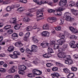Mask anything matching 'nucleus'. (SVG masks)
I'll return each instance as SVG.
<instances>
[{
	"label": "nucleus",
	"instance_id": "obj_61",
	"mask_svg": "<svg viewBox=\"0 0 78 78\" xmlns=\"http://www.w3.org/2000/svg\"><path fill=\"white\" fill-rule=\"evenodd\" d=\"M20 6V4H16L15 5V8H19Z\"/></svg>",
	"mask_w": 78,
	"mask_h": 78
},
{
	"label": "nucleus",
	"instance_id": "obj_37",
	"mask_svg": "<svg viewBox=\"0 0 78 78\" xmlns=\"http://www.w3.org/2000/svg\"><path fill=\"white\" fill-rule=\"evenodd\" d=\"M12 19L13 20V21L12 22V23H16V21L17 20V18H12Z\"/></svg>",
	"mask_w": 78,
	"mask_h": 78
},
{
	"label": "nucleus",
	"instance_id": "obj_4",
	"mask_svg": "<svg viewBox=\"0 0 78 78\" xmlns=\"http://www.w3.org/2000/svg\"><path fill=\"white\" fill-rule=\"evenodd\" d=\"M59 5L60 6H65V7H68V4L67 3V0H61L59 3Z\"/></svg>",
	"mask_w": 78,
	"mask_h": 78
},
{
	"label": "nucleus",
	"instance_id": "obj_44",
	"mask_svg": "<svg viewBox=\"0 0 78 78\" xmlns=\"http://www.w3.org/2000/svg\"><path fill=\"white\" fill-rule=\"evenodd\" d=\"M55 29L56 30H57V31H59V30H61V27L60 26H58L55 28Z\"/></svg>",
	"mask_w": 78,
	"mask_h": 78
},
{
	"label": "nucleus",
	"instance_id": "obj_47",
	"mask_svg": "<svg viewBox=\"0 0 78 78\" xmlns=\"http://www.w3.org/2000/svg\"><path fill=\"white\" fill-rule=\"evenodd\" d=\"M46 65L47 67H50L51 66H53V64L51 63H48L46 64Z\"/></svg>",
	"mask_w": 78,
	"mask_h": 78
},
{
	"label": "nucleus",
	"instance_id": "obj_12",
	"mask_svg": "<svg viewBox=\"0 0 78 78\" xmlns=\"http://www.w3.org/2000/svg\"><path fill=\"white\" fill-rule=\"evenodd\" d=\"M47 20L48 22L51 23L52 22H51V21L55 22L56 20V18L55 17H50L48 18Z\"/></svg>",
	"mask_w": 78,
	"mask_h": 78
},
{
	"label": "nucleus",
	"instance_id": "obj_56",
	"mask_svg": "<svg viewBox=\"0 0 78 78\" xmlns=\"http://www.w3.org/2000/svg\"><path fill=\"white\" fill-rule=\"evenodd\" d=\"M14 78H20V76L19 75H15Z\"/></svg>",
	"mask_w": 78,
	"mask_h": 78
},
{
	"label": "nucleus",
	"instance_id": "obj_52",
	"mask_svg": "<svg viewBox=\"0 0 78 78\" xmlns=\"http://www.w3.org/2000/svg\"><path fill=\"white\" fill-rule=\"evenodd\" d=\"M7 11H10L11 10V7L8 6L6 8Z\"/></svg>",
	"mask_w": 78,
	"mask_h": 78
},
{
	"label": "nucleus",
	"instance_id": "obj_40",
	"mask_svg": "<svg viewBox=\"0 0 78 78\" xmlns=\"http://www.w3.org/2000/svg\"><path fill=\"white\" fill-rule=\"evenodd\" d=\"M75 5V2H73L72 1L71 2V3L69 4V6H73Z\"/></svg>",
	"mask_w": 78,
	"mask_h": 78
},
{
	"label": "nucleus",
	"instance_id": "obj_5",
	"mask_svg": "<svg viewBox=\"0 0 78 78\" xmlns=\"http://www.w3.org/2000/svg\"><path fill=\"white\" fill-rule=\"evenodd\" d=\"M32 73H33V75H40L42 74V72L41 71L37 69H34L33 70Z\"/></svg>",
	"mask_w": 78,
	"mask_h": 78
},
{
	"label": "nucleus",
	"instance_id": "obj_46",
	"mask_svg": "<svg viewBox=\"0 0 78 78\" xmlns=\"http://www.w3.org/2000/svg\"><path fill=\"white\" fill-rule=\"evenodd\" d=\"M30 35V32H27L26 34H25V36L27 37H28Z\"/></svg>",
	"mask_w": 78,
	"mask_h": 78
},
{
	"label": "nucleus",
	"instance_id": "obj_24",
	"mask_svg": "<svg viewBox=\"0 0 78 78\" xmlns=\"http://www.w3.org/2000/svg\"><path fill=\"white\" fill-rule=\"evenodd\" d=\"M55 64L58 67H64V65L62 63L56 62Z\"/></svg>",
	"mask_w": 78,
	"mask_h": 78
},
{
	"label": "nucleus",
	"instance_id": "obj_19",
	"mask_svg": "<svg viewBox=\"0 0 78 78\" xmlns=\"http://www.w3.org/2000/svg\"><path fill=\"white\" fill-rule=\"evenodd\" d=\"M73 63V60L72 59L66 60L65 63L67 64H71Z\"/></svg>",
	"mask_w": 78,
	"mask_h": 78
},
{
	"label": "nucleus",
	"instance_id": "obj_1",
	"mask_svg": "<svg viewBox=\"0 0 78 78\" xmlns=\"http://www.w3.org/2000/svg\"><path fill=\"white\" fill-rule=\"evenodd\" d=\"M19 69L20 70L18 72L21 75H25V72L23 71V70H25L27 69V67L24 65H20L19 67Z\"/></svg>",
	"mask_w": 78,
	"mask_h": 78
},
{
	"label": "nucleus",
	"instance_id": "obj_30",
	"mask_svg": "<svg viewBox=\"0 0 78 78\" xmlns=\"http://www.w3.org/2000/svg\"><path fill=\"white\" fill-rule=\"evenodd\" d=\"M11 28V25H7L5 26L3 28L4 30H8Z\"/></svg>",
	"mask_w": 78,
	"mask_h": 78
},
{
	"label": "nucleus",
	"instance_id": "obj_22",
	"mask_svg": "<svg viewBox=\"0 0 78 78\" xmlns=\"http://www.w3.org/2000/svg\"><path fill=\"white\" fill-rule=\"evenodd\" d=\"M44 30H48L49 28V25L48 24H44L43 27Z\"/></svg>",
	"mask_w": 78,
	"mask_h": 78
},
{
	"label": "nucleus",
	"instance_id": "obj_38",
	"mask_svg": "<svg viewBox=\"0 0 78 78\" xmlns=\"http://www.w3.org/2000/svg\"><path fill=\"white\" fill-rule=\"evenodd\" d=\"M3 4L4 5H7V4H9L11 3V1L10 0L5 1V2L4 1Z\"/></svg>",
	"mask_w": 78,
	"mask_h": 78
},
{
	"label": "nucleus",
	"instance_id": "obj_36",
	"mask_svg": "<svg viewBox=\"0 0 78 78\" xmlns=\"http://www.w3.org/2000/svg\"><path fill=\"white\" fill-rule=\"evenodd\" d=\"M6 70L5 69H4L2 68H0V72L2 73H4V72H6Z\"/></svg>",
	"mask_w": 78,
	"mask_h": 78
},
{
	"label": "nucleus",
	"instance_id": "obj_58",
	"mask_svg": "<svg viewBox=\"0 0 78 78\" xmlns=\"http://www.w3.org/2000/svg\"><path fill=\"white\" fill-rule=\"evenodd\" d=\"M3 40V37L1 36L0 37V42H2Z\"/></svg>",
	"mask_w": 78,
	"mask_h": 78
},
{
	"label": "nucleus",
	"instance_id": "obj_7",
	"mask_svg": "<svg viewBox=\"0 0 78 78\" xmlns=\"http://www.w3.org/2000/svg\"><path fill=\"white\" fill-rule=\"evenodd\" d=\"M44 10L43 9H39L37 12V17H42L43 16V12Z\"/></svg>",
	"mask_w": 78,
	"mask_h": 78
},
{
	"label": "nucleus",
	"instance_id": "obj_54",
	"mask_svg": "<svg viewBox=\"0 0 78 78\" xmlns=\"http://www.w3.org/2000/svg\"><path fill=\"white\" fill-rule=\"evenodd\" d=\"M27 31H31V26H29L27 27Z\"/></svg>",
	"mask_w": 78,
	"mask_h": 78
},
{
	"label": "nucleus",
	"instance_id": "obj_55",
	"mask_svg": "<svg viewBox=\"0 0 78 78\" xmlns=\"http://www.w3.org/2000/svg\"><path fill=\"white\" fill-rule=\"evenodd\" d=\"M20 50L21 53H23L25 51V49H23V48H20Z\"/></svg>",
	"mask_w": 78,
	"mask_h": 78
},
{
	"label": "nucleus",
	"instance_id": "obj_42",
	"mask_svg": "<svg viewBox=\"0 0 78 78\" xmlns=\"http://www.w3.org/2000/svg\"><path fill=\"white\" fill-rule=\"evenodd\" d=\"M12 36V37H18V35H17V34L16 33L13 34Z\"/></svg>",
	"mask_w": 78,
	"mask_h": 78
},
{
	"label": "nucleus",
	"instance_id": "obj_13",
	"mask_svg": "<svg viewBox=\"0 0 78 78\" xmlns=\"http://www.w3.org/2000/svg\"><path fill=\"white\" fill-rule=\"evenodd\" d=\"M41 46L45 48L47 46H48L49 45H50V43H48L47 41H44L41 44Z\"/></svg>",
	"mask_w": 78,
	"mask_h": 78
},
{
	"label": "nucleus",
	"instance_id": "obj_51",
	"mask_svg": "<svg viewBox=\"0 0 78 78\" xmlns=\"http://www.w3.org/2000/svg\"><path fill=\"white\" fill-rule=\"evenodd\" d=\"M37 21H39V20H41V19H44V18L42 17L41 16H39V17H37Z\"/></svg>",
	"mask_w": 78,
	"mask_h": 78
},
{
	"label": "nucleus",
	"instance_id": "obj_18",
	"mask_svg": "<svg viewBox=\"0 0 78 78\" xmlns=\"http://www.w3.org/2000/svg\"><path fill=\"white\" fill-rule=\"evenodd\" d=\"M59 48V45L58 44H55L54 45V50L57 51V50Z\"/></svg>",
	"mask_w": 78,
	"mask_h": 78
},
{
	"label": "nucleus",
	"instance_id": "obj_35",
	"mask_svg": "<svg viewBox=\"0 0 78 78\" xmlns=\"http://www.w3.org/2000/svg\"><path fill=\"white\" fill-rule=\"evenodd\" d=\"M71 70L73 72H76L77 70V68L73 66L71 68Z\"/></svg>",
	"mask_w": 78,
	"mask_h": 78
},
{
	"label": "nucleus",
	"instance_id": "obj_9",
	"mask_svg": "<svg viewBox=\"0 0 78 78\" xmlns=\"http://www.w3.org/2000/svg\"><path fill=\"white\" fill-rule=\"evenodd\" d=\"M17 69V67L16 66H14L12 68L9 69L8 71V72L9 73H14L16 72V69Z\"/></svg>",
	"mask_w": 78,
	"mask_h": 78
},
{
	"label": "nucleus",
	"instance_id": "obj_62",
	"mask_svg": "<svg viewBox=\"0 0 78 78\" xmlns=\"http://www.w3.org/2000/svg\"><path fill=\"white\" fill-rule=\"evenodd\" d=\"M65 58H66L67 59L69 60V59H70V55H67Z\"/></svg>",
	"mask_w": 78,
	"mask_h": 78
},
{
	"label": "nucleus",
	"instance_id": "obj_8",
	"mask_svg": "<svg viewBox=\"0 0 78 78\" xmlns=\"http://www.w3.org/2000/svg\"><path fill=\"white\" fill-rule=\"evenodd\" d=\"M69 29L72 33H78V30L73 27H69Z\"/></svg>",
	"mask_w": 78,
	"mask_h": 78
},
{
	"label": "nucleus",
	"instance_id": "obj_14",
	"mask_svg": "<svg viewBox=\"0 0 78 78\" xmlns=\"http://www.w3.org/2000/svg\"><path fill=\"white\" fill-rule=\"evenodd\" d=\"M57 42L60 45H62L66 42V40L59 39L57 41Z\"/></svg>",
	"mask_w": 78,
	"mask_h": 78
},
{
	"label": "nucleus",
	"instance_id": "obj_27",
	"mask_svg": "<svg viewBox=\"0 0 78 78\" xmlns=\"http://www.w3.org/2000/svg\"><path fill=\"white\" fill-rule=\"evenodd\" d=\"M20 25L17 24L14 27V28L15 30H19L20 29Z\"/></svg>",
	"mask_w": 78,
	"mask_h": 78
},
{
	"label": "nucleus",
	"instance_id": "obj_3",
	"mask_svg": "<svg viewBox=\"0 0 78 78\" xmlns=\"http://www.w3.org/2000/svg\"><path fill=\"white\" fill-rule=\"evenodd\" d=\"M31 49V50L28 48H27L26 49V51H29L30 52V53H32L33 51L36 52V51H37V46L35 45H32Z\"/></svg>",
	"mask_w": 78,
	"mask_h": 78
},
{
	"label": "nucleus",
	"instance_id": "obj_32",
	"mask_svg": "<svg viewBox=\"0 0 78 78\" xmlns=\"http://www.w3.org/2000/svg\"><path fill=\"white\" fill-rule=\"evenodd\" d=\"M51 69L53 72H56V71H58V67H54L52 68Z\"/></svg>",
	"mask_w": 78,
	"mask_h": 78
},
{
	"label": "nucleus",
	"instance_id": "obj_63",
	"mask_svg": "<svg viewBox=\"0 0 78 78\" xmlns=\"http://www.w3.org/2000/svg\"><path fill=\"white\" fill-rule=\"evenodd\" d=\"M33 62L36 65H37V64H38V62H37L35 60L34 61H33Z\"/></svg>",
	"mask_w": 78,
	"mask_h": 78
},
{
	"label": "nucleus",
	"instance_id": "obj_26",
	"mask_svg": "<svg viewBox=\"0 0 78 78\" xmlns=\"http://www.w3.org/2000/svg\"><path fill=\"white\" fill-rule=\"evenodd\" d=\"M74 76V74L73 73H69L68 75L67 76L68 78H72Z\"/></svg>",
	"mask_w": 78,
	"mask_h": 78
},
{
	"label": "nucleus",
	"instance_id": "obj_49",
	"mask_svg": "<svg viewBox=\"0 0 78 78\" xmlns=\"http://www.w3.org/2000/svg\"><path fill=\"white\" fill-rule=\"evenodd\" d=\"M33 54L32 52L30 53H29V55H27V57L28 58H31V55Z\"/></svg>",
	"mask_w": 78,
	"mask_h": 78
},
{
	"label": "nucleus",
	"instance_id": "obj_53",
	"mask_svg": "<svg viewBox=\"0 0 78 78\" xmlns=\"http://www.w3.org/2000/svg\"><path fill=\"white\" fill-rule=\"evenodd\" d=\"M20 2L23 3H27V0H20Z\"/></svg>",
	"mask_w": 78,
	"mask_h": 78
},
{
	"label": "nucleus",
	"instance_id": "obj_17",
	"mask_svg": "<svg viewBox=\"0 0 78 78\" xmlns=\"http://www.w3.org/2000/svg\"><path fill=\"white\" fill-rule=\"evenodd\" d=\"M58 56L59 58H64L66 57L65 53L64 52H62L60 54H58Z\"/></svg>",
	"mask_w": 78,
	"mask_h": 78
},
{
	"label": "nucleus",
	"instance_id": "obj_39",
	"mask_svg": "<svg viewBox=\"0 0 78 78\" xmlns=\"http://www.w3.org/2000/svg\"><path fill=\"white\" fill-rule=\"evenodd\" d=\"M67 44H63V46H62V48H63V50L65 51L66 50V49L67 47Z\"/></svg>",
	"mask_w": 78,
	"mask_h": 78
},
{
	"label": "nucleus",
	"instance_id": "obj_15",
	"mask_svg": "<svg viewBox=\"0 0 78 78\" xmlns=\"http://www.w3.org/2000/svg\"><path fill=\"white\" fill-rule=\"evenodd\" d=\"M75 42L74 41H71L70 43V45L71 48H76V46L75 44Z\"/></svg>",
	"mask_w": 78,
	"mask_h": 78
},
{
	"label": "nucleus",
	"instance_id": "obj_45",
	"mask_svg": "<svg viewBox=\"0 0 78 78\" xmlns=\"http://www.w3.org/2000/svg\"><path fill=\"white\" fill-rule=\"evenodd\" d=\"M12 33H13V30L12 29H9L7 31V33L9 34H12Z\"/></svg>",
	"mask_w": 78,
	"mask_h": 78
},
{
	"label": "nucleus",
	"instance_id": "obj_60",
	"mask_svg": "<svg viewBox=\"0 0 78 78\" xmlns=\"http://www.w3.org/2000/svg\"><path fill=\"white\" fill-rule=\"evenodd\" d=\"M64 20L62 19L60 20V24L61 25L62 24H63L64 23Z\"/></svg>",
	"mask_w": 78,
	"mask_h": 78
},
{
	"label": "nucleus",
	"instance_id": "obj_33",
	"mask_svg": "<svg viewBox=\"0 0 78 78\" xmlns=\"http://www.w3.org/2000/svg\"><path fill=\"white\" fill-rule=\"evenodd\" d=\"M17 11L19 12H22V11H24V9H23V7H21L20 8H19L17 10Z\"/></svg>",
	"mask_w": 78,
	"mask_h": 78
},
{
	"label": "nucleus",
	"instance_id": "obj_6",
	"mask_svg": "<svg viewBox=\"0 0 78 78\" xmlns=\"http://www.w3.org/2000/svg\"><path fill=\"white\" fill-rule=\"evenodd\" d=\"M67 14L69 13H66L64 14V17H66V20L67 21H70V22L72 20H73V18L69 16Z\"/></svg>",
	"mask_w": 78,
	"mask_h": 78
},
{
	"label": "nucleus",
	"instance_id": "obj_21",
	"mask_svg": "<svg viewBox=\"0 0 78 78\" xmlns=\"http://www.w3.org/2000/svg\"><path fill=\"white\" fill-rule=\"evenodd\" d=\"M33 42L35 44H37L39 42V40L36 39V37L35 36H34L33 37Z\"/></svg>",
	"mask_w": 78,
	"mask_h": 78
},
{
	"label": "nucleus",
	"instance_id": "obj_11",
	"mask_svg": "<svg viewBox=\"0 0 78 78\" xmlns=\"http://www.w3.org/2000/svg\"><path fill=\"white\" fill-rule=\"evenodd\" d=\"M23 45V44L20 41L16 42L15 44V46L17 47H19V48L21 47Z\"/></svg>",
	"mask_w": 78,
	"mask_h": 78
},
{
	"label": "nucleus",
	"instance_id": "obj_28",
	"mask_svg": "<svg viewBox=\"0 0 78 78\" xmlns=\"http://www.w3.org/2000/svg\"><path fill=\"white\" fill-rule=\"evenodd\" d=\"M64 9L62 7H59L57 9V12H61L64 11Z\"/></svg>",
	"mask_w": 78,
	"mask_h": 78
},
{
	"label": "nucleus",
	"instance_id": "obj_43",
	"mask_svg": "<svg viewBox=\"0 0 78 78\" xmlns=\"http://www.w3.org/2000/svg\"><path fill=\"white\" fill-rule=\"evenodd\" d=\"M23 20L24 21V22H29V21L30 20V19L28 18H25L23 19Z\"/></svg>",
	"mask_w": 78,
	"mask_h": 78
},
{
	"label": "nucleus",
	"instance_id": "obj_41",
	"mask_svg": "<svg viewBox=\"0 0 78 78\" xmlns=\"http://www.w3.org/2000/svg\"><path fill=\"white\" fill-rule=\"evenodd\" d=\"M48 11L49 13H51V12H55V10L54 9H49L48 10Z\"/></svg>",
	"mask_w": 78,
	"mask_h": 78
},
{
	"label": "nucleus",
	"instance_id": "obj_2",
	"mask_svg": "<svg viewBox=\"0 0 78 78\" xmlns=\"http://www.w3.org/2000/svg\"><path fill=\"white\" fill-rule=\"evenodd\" d=\"M13 54H10L9 55V56L13 59H16L18 58V56H20L21 53L18 51H14L13 53Z\"/></svg>",
	"mask_w": 78,
	"mask_h": 78
},
{
	"label": "nucleus",
	"instance_id": "obj_59",
	"mask_svg": "<svg viewBox=\"0 0 78 78\" xmlns=\"http://www.w3.org/2000/svg\"><path fill=\"white\" fill-rule=\"evenodd\" d=\"M48 55V53H46L44 54L43 55V57H44V58H47V56Z\"/></svg>",
	"mask_w": 78,
	"mask_h": 78
},
{
	"label": "nucleus",
	"instance_id": "obj_23",
	"mask_svg": "<svg viewBox=\"0 0 78 78\" xmlns=\"http://www.w3.org/2000/svg\"><path fill=\"white\" fill-rule=\"evenodd\" d=\"M33 1L36 3L37 5H42V1H39V0H33Z\"/></svg>",
	"mask_w": 78,
	"mask_h": 78
},
{
	"label": "nucleus",
	"instance_id": "obj_50",
	"mask_svg": "<svg viewBox=\"0 0 78 78\" xmlns=\"http://www.w3.org/2000/svg\"><path fill=\"white\" fill-rule=\"evenodd\" d=\"M27 76L28 77H30V78H33V77H34V76L33 74H31L30 73L27 75Z\"/></svg>",
	"mask_w": 78,
	"mask_h": 78
},
{
	"label": "nucleus",
	"instance_id": "obj_34",
	"mask_svg": "<svg viewBox=\"0 0 78 78\" xmlns=\"http://www.w3.org/2000/svg\"><path fill=\"white\" fill-rule=\"evenodd\" d=\"M63 72L64 73H66V74L69 73V72L68 71V69L67 68H65L63 69Z\"/></svg>",
	"mask_w": 78,
	"mask_h": 78
},
{
	"label": "nucleus",
	"instance_id": "obj_64",
	"mask_svg": "<svg viewBox=\"0 0 78 78\" xmlns=\"http://www.w3.org/2000/svg\"><path fill=\"white\" fill-rule=\"evenodd\" d=\"M27 37H24L23 38L24 41H27V40H28Z\"/></svg>",
	"mask_w": 78,
	"mask_h": 78
},
{
	"label": "nucleus",
	"instance_id": "obj_20",
	"mask_svg": "<svg viewBox=\"0 0 78 78\" xmlns=\"http://www.w3.org/2000/svg\"><path fill=\"white\" fill-rule=\"evenodd\" d=\"M14 47L12 46H10L8 48V50L9 52H12L14 51Z\"/></svg>",
	"mask_w": 78,
	"mask_h": 78
},
{
	"label": "nucleus",
	"instance_id": "obj_29",
	"mask_svg": "<svg viewBox=\"0 0 78 78\" xmlns=\"http://www.w3.org/2000/svg\"><path fill=\"white\" fill-rule=\"evenodd\" d=\"M48 53H54L53 50V49L50 48H48Z\"/></svg>",
	"mask_w": 78,
	"mask_h": 78
},
{
	"label": "nucleus",
	"instance_id": "obj_48",
	"mask_svg": "<svg viewBox=\"0 0 78 78\" xmlns=\"http://www.w3.org/2000/svg\"><path fill=\"white\" fill-rule=\"evenodd\" d=\"M70 39H76V37L75 35H71L70 37Z\"/></svg>",
	"mask_w": 78,
	"mask_h": 78
},
{
	"label": "nucleus",
	"instance_id": "obj_25",
	"mask_svg": "<svg viewBox=\"0 0 78 78\" xmlns=\"http://www.w3.org/2000/svg\"><path fill=\"white\" fill-rule=\"evenodd\" d=\"M59 37L61 38V39L62 40H65V35L63 34H60L59 35Z\"/></svg>",
	"mask_w": 78,
	"mask_h": 78
},
{
	"label": "nucleus",
	"instance_id": "obj_31",
	"mask_svg": "<svg viewBox=\"0 0 78 78\" xmlns=\"http://www.w3.org/2000/svg\"><path fill=\"white\" fill-rule=\"evenodd\" d=\"M63 49V48H58L57 50V51H58V52H59V53H61L62 51H64V50Z\"/></svg>",
	"mask_w": 78,
	"mask_h": 78
},
{
	"label": "nucleus",
	"instance_id": "obj_16",
	"mask_svg": "<svg viewBox=\"0 0 78 78\" xmlns=\"http://www.w3.org/2000/svg\"><path fill=\"white\" fill-rule=\"evenodd\" d=\"M71 12L73 15L75 16H78V11L74 9H71Z\"/></svg>",
	"mask_w": 78,
	"mask_h": 78
},
{
	"label": "nucleus",
	"instance_id": "obj_10",
	"mask_svg": "<svg viewBox=\"0 0 78 78\" xmlns=\"http://www.w3.org/2000/svg\"><path fill=\"white\" fill-rule=\"evenodd\" d=\"M42 36L48 37L50 36V33L47 31H44L41 33Z\"/></svg>",
	"mask_w": 78,
	"mask_h": 78
},
{
	"label": "nucleus",
	"instance_id": "obj_57",
	"mask_svg": "<svg viewBox=\"0 0 78 78\" xmlns=\"http://www.w3.org/2000/svg\"><path fill=\"white\" fill-rule=\"evenodd\" d=\"M19 35L20 36H23V32H21L19 33Z\"/></svg>",
	"mask_w": 78,
	"mask_h": 78
}]
</instances>
